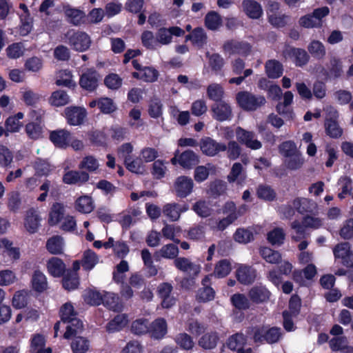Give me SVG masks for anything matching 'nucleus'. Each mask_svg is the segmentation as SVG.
I'll return each mask as SVG.
<instances>
[{
    "label": "nucleus",
    "mask_w": 353,
    "mask_h": 353,
    "mask_svg": "<svg viewBox=\"0 0 353 353\" xmlns=\"http://www.w3.org/2000/svg\"><path fill=\"white\" fill-rule=\"evenodd\" d=\"M246 341V338L242 333H236L228 339V346L230 350L236 351L237 353H251V348H243Z\"/></svg>",
    "instance_id": "15"
},
{
    "label": "nucleus",
    "mask_w": 353,
    "mask_h": 353,
    "mask_svg": "<svg viewBox=\"0 0 353 353\" xmlns=\"http://www.w3.org/2000/svg\"><path fill=\"white\" fill-rule=\"evenodd\" d=\"M28 292L27 290H19L14 293L12 303L16 309L25 307L28 304Z\"/></svg>",
    "instance_id": "61"
},
{
    "label": "nucleus",
    "mask_w": 353,
    "mask_h": 353,
    "mask_svg": "<svg viewBox=\"0 0 353 353\" xmlns=\"http://www.w3.org/2000/svg\"><path fill=\"white\" fill-rule=\"evenodd\" d=\"M64 114L68 124L71 125H79L83 123L87 116V112L84 108L70 106L64 110Z\"/></svg>",
    "instance_id": "9"
},
{
    "label": "nucleus",
    "mask_w": 353,
    "mask_h": 353,
    "mask_svg": "<svg viewBox=\"0 0 353 353\" xmlns=\"http://www.w3.org/2000/svg\"><path fill=\"white\" fill-rule=\"evenodd\" d=\"M285 236L283 230L276 228L268 233L267 239L272 245H281L284 241Z\"/></svg>",
    "instance_id": "60"
},
{
    "label": "nucleus",
    "mask_w": 353,
    "mask_h": 353,
    "mask_svg": "<svg viewBox=\"0 0 353 353\" xmlns=\"http://www.w3.org/2000/svg\"><path fill=\"white\" fill-rule=\"evenodd\" d=\"M192 210L195 213L202 217L206 218L212 214V210L209 203L205 201H198L192 205Z\"/></svg>",
    "instance_id": "59"
},
{
    "label": "nucleus",
    "mask_w": 353,
    "mask_h": 353,
    "mask_svg": "<svg viewBox=\"0 0 353 353\" xmlns=\"http://www.w3.org/2000/svg\"><path fill=\"white\" fill-rule=\"evenodd\" d=\"M99 167V160L93 155L85 156L79 164V168L88 173H97Z\"/></svg>",
    "instance_id": "29"
},
{
    "label": "nucleus",
    "mask_w": 353,
    "mask_h": 353,
    "mask_svg": "<svg viewBox=\"0 0 353 353\" xmlns=\"http://www.w3.org/2000/svg\"><path fill=\"white\" fill-rule=\"evenodd\" d=\"M246 210L245 205H243L236 208L235 203L232 201L227 202L223 208V214H227L226 217L232 223L242 216Z\"/></svg>",
    "instance_id": "24"
},
{
    "label": "nucleus",
    "mask_w": 353,
    "mask_h": 353,
    "mask_svg": "<svg viewBox=\"0 0 353 353\" xmlns=\"http://www.w3.org/2000/svg\"><path fill=\"white\" fill-rule=\"evenodd\" d=\"M41 218L36 210L30 209L27 211L25 219V227L30 233L37 232Z\"/></svg>",
    "instance_id": "32"
},
{
    "label": "nucleus",
    "mask_w": 353,
    "mask_h": 353,
    "mask_svg": "<svg viewBox=\"0 0 353 353\" xmlns=\"http://www.w3.org/2000/svg\"><path fill=\"white\" fill-rule=\"evenodd\" d=\"M259 253L261 257L269 263L276 264L281 261V254L278 251L273 250L270 248H261Z\"/></svg>",
    "instance_id": "45"
},
{
    "label": "nucleus",
    "mask_w": 353,
    "mask_h": 353,
    "mask_svg": "<svg viewBox=\"0 0 353 353\" xmlns=\"http://www.w3.org/2000/svg\"><path fill=\"white\" fill-rule=\"evenodd\" d=\"M168 325L165 320L159 318L154 320L149 327V332L156 339H161L167 334Z\"/></svg>",
    "instance_id": "26"
},
{
    "label": "nucleus",
    "mask_w": 353,
    "mask_h": 353,
    "mask_svg": "<svg viewBox=\"0 0 353 353\" xmlns=\"http://www.w3.org/2000/svg\"><path fill=\"white\" fill-rule=\"evenodd\" d=\"M304 163L305 159L303 157L301 152L284 160V164L285 167L291 170H296L300 169L303 166Z\"/></svg>",
    "instance_id": "52"
},
{
    "label": "nucleus",
    "mask_w": 353,
    "mask_h": 353,
    "mask_svg": "<svg viewBox=\"0 0 353 353\" xmlns=\"http://www.w3.org/2000/svg\"><path fill=\"white\" fill-rule=\"evenodd\" d=\"M250 332L255 342L266 341L270 344L278 342L282 335L281 329L276 327L256 326L251 327Z\"/></svg>",
    "instance_id": "1"
},
{
    "label": "nucleus",
    "mask_w": 353,
    "mask_h": 353,
    "mask_svg": "<svg viewBox=\"0 0 353 353\" xmlns=\"http://www.w3.org/2000/svg\"><path fill=\"white\" fill-rule=\"evenodd\" d=\"M246 210L245 205H243L236 208L235 203L232 201L227 202L223 208V214H227L226 217L232 223L242 216Z\"/></svg>",
    "instance_id": "21"
},
{
    "label": "nucleus",
    "mask_w": 353,
    "mask_h": 353,
    "mask_svg": "<svg viewBox=\"0 0 353 353\" xmlns=\"http://www.w3.org/2000/svg\"><path fill=\"white\" fill-rule=\"evenodd\" d=\"M65 214V205L63 203L55 202L52 205L49 212L48 223L51 226L57 225L63 219Z\"/></svg>",
    "instance_id": "17"
},
{
    "label": "nucleus",
    "mask_w": 353,
    "mask_h": 353,
    "mask_svg": "<svg viewBox=\"0 0 353 353\" xmlns=\"http://www.w3.org/2000/svg\"><path fill=\"white\" fill-rule=\"evenodd\" d=\"M66 323H69L66 327V331L63 335L64 338L66 339L80 333L83 330V323L77 319V316Z\"/></svg>",
    "instance_id": "47"
},
{
    "label": "nucleus",
    "mask_w": 353,
    "mask_h": 353,
    "mask_svg": "<svg viewBox=\"0 0 353 353\" xmlns=\"http://www.w3.org/2000/svg\"><path fill=\"white\" fill-rule=\"evenodd\" d=\"M279 152L285 159L292 157L300 151L298 150L295 143L292 141H286L282 143L279 147Z\"/></svg>",
    "instance_id": "64"
},
{
    "label": "nucleus",
    "mask_w": 353,
    "mask_h": 353,
    "mask_svg": "<svg viewBox=\"0 0 353 353\" xmlns=\"http://www.w3.org/2000/svg\"><path fill=\"white\" fill-rule=\"evenodd\" d=\"M226 156L231 161H234L241 158L243 164L247 165L250 162V159L247 154H241L242 148L237 141L230 140L228 144H225Z\"/></svg>",
    "instance_id": "13"
},
{
    "label": "nucleus",
    "mask_w": 353,
    "mask_h": 353,
    "mask_svg": "<svg viewBox=\"0 0 353 353\" xmlns=\"http://www.w3.org/2000/svg\"><path fill=\"white\" fill-rule=\"evenodd\" d=\"M72 353H87L90 347V341L83 336H75L70 343Z\"/></svg>",
    "instance_id": "36"
},
{
    "label": "nucleus",
    "mask_w": 353,
    "mask_h": 353,
    "mask_svg": "<svg viewBox=\"0 0 353 353\" xmlns=\"http://www.w3.org/2000/svg\"><path fill=\"white\" fill-rule=\"evenodd\" d=\"M63 241L60 236H54L46 243V248L52 254H60L63 252Z\"/></svg>",
    "instance_id": "46"
},
{
    "label": "nucleus",
    "mask_w": 353,
    "mask_h": 353,
    "mask_svg": "<svg viewBox=\"0 0 353 353\" xmlns=\"http://www.w3.org/2000/svg\"><path fill=\"white\" fill-rule=\"evenodd\" d=\"M231 270L230 262L227 259H222L216 263L213 274L217 278H223L228 276Z\"/></svg>",
    "instance_id": "51"
},
{
    "label": "nucleus",
    "mask_w": 353,
    "mask_h": 353,
    "mask_svg": "<svg viewBox=\"0 0 353 353\" xmlns=\"http://www.w3.org/2000/svg\"><path fill=\"white\" fill-rule=\"evenodd\" d=\"M242 8L245 14L251 19H259L263 14L261 4L254 0H243Z\"/></svg>",
    "instance_id": "19"
},
{
    "label": "nucleus",
    "mask_w": 353,
    "mask_h": 353,
    "mask_svg": "<svg viewBox=\"0 0 353 353\" xmlns=\"http://www.w3.org/2000/svg\"><path fill=\"white\" fill-rule=\"evenodd\" d=\"M265 73L269 78L277 79L283 72V65L276 59H270L265 64Z\"/></svg>",
    "instance_id": "33"
},
{
    "label": "nucleus",
    "mask_w": 353,
    "mask_h": 353,
    "mask_svg": "<svg viewBox=\"0 0 353 353\" xmlns=\"http://www.w3.org/2000/svg\"><path fill=\"white\" fill-rule=\"evenodd\" d=\"M50 139L56 146L64 148L68 145L70 140V133L65 130L52 131L50 133Z\"/></svg>",
    "instance_id": "31"
},
{
    "label": "nucleus",
    "mask_w": 353,
    "mask_h": 353,
    "mask_svg": "<svg viewBox=\"0 0 353 353\" xmlns=\"http://www.w3.org/2000/svg\"><path fill=\"white\" fill-rule=\"evenodd\" d=\"M186 39L190 40L197 47L202 48L207 43L208 36L203 28H196L191 34L186 36Z\"/></svg>",
    "instance_id": "35"
},
{
    "label": "nucleus",
    "mask_w": 353,
    "mask_h": 353,
    "mask_svg": "<svg viewBox=\"0 0 353 353\" xmlns=\"http://www.w3.org/2000/svg\"><path fill=\"white\" fill-rule=\"evenodd\" d=\"M202 152L208 157H214L221 152L225 151V144L217 142L210 137L202 139L199 144Z\"/></svg>",
    "instance_id": "8"
},
{
    "label": "nucleus",
    "mask_w": 353,
    "mask_h": 353,
    "mask_svg": "<svg viewBox=\"0 0 353 353\" xmlns=\"http://www.w3.org/2000/svg\"><path fill=\"white\" fill-rule=\"evenodd\" d=\"M46 268L51 276L61 277L65 272L66 267L61 259L53 256L47 261Z\"/></svg>",
    "instance_id": "20"
},
{
    "label": "nucleus",
    "mask_w": 353,
    "mask_h": 353,
    "mask_svg": "<svg viewBox=\"0 0 353 353\" xmlns=\"http://www.w3.org/2000/svg\"><path fill=\"white\" fill-rule=\"evenodd\" d=\"M223 50L229 54H239L247 56L251 50V46L247 42L230 40L225 42Z\"/></svg>",
    "instance_id": "14"
},
{
    "label": "nucleus",
    "mask_w": 353,
    "mask_h": 353,
    "mask_svg": "<svg viewBox=\"0 0 353 353\" xmlns=\"http://www.w3.org/2000/svg\"><path fill=\"white\" fill-rule=\"evenodd\" d=\"M7 57L11 59H17L23 55L24 46L21 43H14L6 49Z\"/></svg>",
    "instance_id": "63"
},
{
    "label": "nucleus",
    "mask_w": 353,
    "mask_h": 353,
    "mask_svg": "<svg viewBox=\"0 0 353 353\" xmlns=\"http://www.w3.org/2000/svg\"><path fill=\"white\" fill-rule=\"evenodd\" d=\"M185 34V31L179 27L173 26L169 28H161L156 34L158 46L168 45L172 41V35L181 37Z\"/></svg>",
    "instance_id": "10"
},
{
    "label": "nucleus",
    "mask_w": 353,
    "mask_h": 353,
    "mask_svg": "<svg viewBox=\"0 0 353 353\" xmlns=\"http://www.w3.org/2000/svg\"><path fill=\"white\" fill-rule=\"evenodd\" d=\"M235 134L237 141L248 148L256 150L262 148V143L256 139L255 133L252 131H248L241 127H237L235 130Z\"/></svg>",
    "instance_id": "4"
},
{
    "label": "nucleus",
    "mask_w": 353,
    "mask_h": 353,
    "mask_svg": "<svg viewBox=\"0 0 353 353\" xmlns=\"http://www.w3.org/2000/svg\"><path fill=\"white\" fill-rule=\"evenodd\" d=\"M31 283L32 288L38 292H42L48 288L47 278L40 270L34 272Z\"/></svg>",
    "instance_id": "39"
},
{
    "label": "nucleus",
    "mask_w": 353,
    "mask_h": 353,
    "mask_svg": "<svg viewBox=\"0 0 353 353\" xmlns=\"http://www.w3.org/2000/svg\"><path fill=\"white\" fill-rule=\"evenodd\" d=\"M56 84L68 88H74L76 86V83L72 80V74L68 70H60L58 72Z\"/></svg>",
    "instance_id": "49"
},
{
    "label": "nucleus",
    "mask_w": 353,
    "mask_h": 353,
    "mask_svg": "<svg viewBox=\"0 0 353 353\" xmlns=\"http://www.w3.org/2000/svg\"><path fill=\"white\" fill-rule=\"evenodd\" d=\"M0 248L3 249L4 252L14 260L19 259L20 252L19 248L13 247L12 243L6 238L0 239Z\"/></svg>",
    "instance_id": "58"
},
{
    "label": "nucleus",
    "mask_w": 353,
    "mask_h": 353,
    "mask_svg": "<svg viewBox=\"0 0 353 353\" xmlns=\"http://www.w3.org/2000/svg\"><path fill=\"white\" fill-rule=\"evenodd\" d=\"M90 179L89 174L85 171L70 170L63 176V181L66 184L85 183Z\"/></svg>",
    "instance_id": "18"
},
{
    "label": "nucleus",
    "mask_w": 353,
    "mask_h": 353,
    "mask_svg": "<svg viewBox=\"0 0 353 353\" xmlns=\"http://www.w3.org/2000/svg\"><path fill=\"white\" fill-rule=\"evenodd\" d=\"M249 297L253 302L262 303L269 299L270 292L264 286L256 285L249 291Z\"/></svg>",
    "instance_id": "34"
},
{
    "label": "nucleus",
    "mask_w": 353,
    "mask_h": 353,
    "mask_svg": "<svg viewBox=\"0 0 353 353\" xmlns=\"http://www.w3.org/2000/svg\"><path fill=\"white\" fill-rule=\"evenodd\" d=\"M158 71L152 67H143L140 72L132 73L134 78L141 79L146 82H154L158 78Z\"/></svg>",
    "instance_id": "42"
},
{
    "label": "nucleus",
    "mask_w": 353,
    "mask_h": 353,
    "mask_svg": "<svg viewBox=\"0 0 353 353\" xmlns=\"http://www.w3.org/2000/svg\"><path fill=\"white\" fill-rule=\"evenodd\" d=\"M98 262L99 257L93 251L88 250L84 252L81 264L85 270H92Z\"/></svg>",
    "instance_id": "55"
},
{
    "label": "nucleus",
    "mask_w": 353,
    "mask_h": 353,
    "mask_svg": "<svg viewBox=\"0 0 353 353\" xmlns=\"http://www.w3.org/2000/svg\"><path fill=\"white\" fill-rule=\"evenodd\" d=\"M219 339V337L216 332H208L203 335L199 340V345L205 350H211L216 346Z\"/></svg>",
    "instance_id": "43"
},
{
    "label": "nucleus",
    "mask_w": 353,
    "mask_h": 353,
    "mask_svg": "<svg viewBox=\"0 0 353 353\" xmlns=\"http://www.w3.org/2000/svg\"><path fill=\"white\" fill-rule=\"evenodd\" d=\"M99 79L100 75L96 70L87 69L80 77L79 85L83 90L93 92L97 88Z\"/></svg>",
    "instance_id": "6"
},
{
    "label": "nucleus",
    "mask_w": 353,
    "mask_h": 353,
    "mask_svg": "<svg viewBox=\"0 0 353 353\" xmlns=\"http://www.w3.org/2000/svg\"><path fill=\"white\" fill-rule=\"evenodd\" d=\"M64 14L67 21L77 26L83 23L85 17L84 12L71 7H65L64 8Z\"/></svg>",
    "instance_id": "30"
},
{
    "label": "nucleus",
    "mask_w": 353,
    "mask_h": 353,
    "mask_svg": "<svg viewBox=\"0 0 353 353\" xmlns=\"http://www.w3.org/2000/svg\"><path fill=\"white\" fill-rule=\"evenodd\" d=\"M74 208L81 213L88 214L94 208V201L91 196H82L76 200Z\"/></svg>",
    "instance_id": "38"
},
{
    "label": "nucleus",
    "mask_w": 353,
    "mask_h": 353,
    "mask_svg": "<svg viewBox=\"0 0 353 353\" xmlns=\"http://www.w3.org/2000/svg\"><path fill=\"white\" fill-rule=\"evenodd\" d=\"M247 177L245 170L241 163H234L227 176L229 183H236L238 185H242Z\"/></svg>",
    "instance_id": "16"
},
{
    "label": "nucleus",
    "mask_w": 353,
    "mask_h": 353,
    "mask_svg": "<svg viewBox=\"0 0 353 353\" xmlns=\"http://www.w3.org/2000/svg\"><path fill=\"white\" fill-rule=\"evenodd\" d=\"M283 56L285 59H292L296 65L299 67L305 65L310 59L305 50L292 47H287L283 50Z\"/></svg>",
    "instance_id": "12"
},
{
    "label": "nucleus",
    "mask_w": 353,
    "mask_h": 353,
    "mask_svg": "<svg viewBox=\"0 0 353 353\" xmlns=\"http://www.w3.org/2000/svg\"><path fill=\"white\" fill-rule=\"evenodd\" d=\"M181 231V227L175 225L165 224L161 230L163 236L167 239L179 243L180 241L175 237Z\"/></svg>",
    "instance_id": "53"
},
{
    "label": "nucleus",
    "mask_w": 353,
    "mask_h": 353,
    "mask_svg": "<svg viewBox=\"0 0 353 353\" xmlns=\"http://www.w3.org/2000/svg\"><path fill=\"white\" fill-rule=\"evenodd\" d=\"M175 267L185 272L197 274L200 272V267L193 263L189 259L185 257H179L174 261Z\"/></svg>",
    "instance_id": "27"
},
{
    "label": "nucleus",
    "mask_w": 353,
    "mask_h": 353,
    "mask_svg": "<svg viewBox=\"0 0 353 353\" xmlns=\"http://www.w3.org/2000/svg\"><path fill=\"white\" fill-rule=\"evenodd\" d=\"M292 205L300 213L312 212L316 207L313 201L306 198H296L292 201Z\"/></svg>",
    "instance_id": "44"
},
{
    "label": "nucleus",
    "mask_w": 353,
    "mask_h": 353,
    "mask_svg": "<svg viewBox=\"0 0 353 353\" xmlns=\"http://www.w3.org/2000/svg\"><path fill=\"white\" fill-rule=\"evenodd\" d=\"M166 163V162L160 159L154 161L152 165L151 174L154 179H161L165 177L168 172Z\"/></svg>",
    "instance_id": "56"
},
{
    "label": "nucleus",
    "mask_w": 353,
    "mask_h": 353,
    "mask_svg": "<svg viewBox=\"0 0 353 353\" xmlns=\"http://www.w3.org/2000/svg\"><path fill=\"white\" fill-rule=\"evenodd\" d=\"M48 101L50 105L55 107H60L68 104L70 99L65 91L59 90L52 93Z\"/></svg>",
    "instance_id": "41"
},
{
    "label": "nucleus",
    "mask_w": 353,
    "mask_h": 353,
    "mask_svg": "<svg viewBox=\"0 0 353 353\" xmlns=\"http://www.w3.org/2000/svg\"><path fill=\"white\" fill-rule=\"evenodd\" d=\"M68 45L77 52H83L88 50L92 44L90 37L83 31L70 30L65 34Z\"/></svg>",
    "instance_id": "2"
},
{
    "label": "nucleus",
    "mask_w": 353,
    "mask_h": 353,
    "mask_svg": "<svg viewBox=\"0 0 353 353\" xmlns=\"http://www.w3.org/2000/svg\"><path fill=\"white\" fill-rule=\"evenodd\" d=\"M246 210L245 205H243L236 208L235 203L232 201L227 202L223 208V214H227L226 217L232 223L242 216Z\"/></svg>",
    "instance_id": "22"
},
{
    "label": "nucleus",
    "mask_w": 353,
    "mask_h": 353,
    "mask_svg": "<svg viewBox=\"0 0 353 353\" xmlns=\"http://www.w3.org/2000/svg\"><path fill=\"white\" fill-rule=\"evenodd\" d=\"M205 236V226L203 225H194L186 231L185 236L190 240L199 241L203 240Z\"/></svg>",
    "instance_id": "50"
},
{
    "label": "nucleus",
    "mask_w": 353,
    "mask_h": 353,
    "mask_svg": "<svg viewBox=\"0 0 353 353\" xmlns=\"http://www.w3.org/2000/svg\"><path fill=\"white\" fill-rule=\"evenodd\" d=\"M194 181L191 177L179 176L174 181L173 192L175 195L181 199L189 196L193 191Z\"/></svg>",
    "instance_id": "5"
},
{
    "label": "nucleus",
    "mask_w": 353,
    "mask_h": 353,
    "mask_svg": "<svg viewBox=\"0 0 353 353\" xmlns=\"http://www.w3.org/2000/svg\"><path fill=\"white\" fill-rule=\"evenodd\" d=\"M189 206L187 204L179 203H168L163 206L162 213L169 221H178L182 213L188 210Z\"/></svg>",
    "instance_id": "7"
},
{
    "label": "nucleus",
    "mask_w": 353,
    "mask_h": 353,
    "mask_svg": "<svg viewBox=\"0 0 353 353\" xmlns=\"http://www.w3.org/2000/svg\"><path fill=\"white\" fill-rule=\"evenodd\" d=\"M239 105L246 110H255L265 103V99L261 95H254L248 92H240L236 94Z\"/></svg>",
    "instance_id": "3"
},
{
    "label": "nucleus",
    "mask_w": 353,
    "mask_h": 353,
    "mask_svg": "<svg viewBox=\"0 0 353 353\" xmlns=\"http://www.w3.org/2000/svg\"><path fill=\"white\" fill-rule=\"evenodd\" d=\"M128 323V316L124 314H117L106 325L108 332H115L121 330Z\"/></svg>",
    "instance_id": "40"
},
{
    "label": "nucleus",
    "mask_w": 353,
    "mask_h": 353,
    "mask_svg": "<svg viewBox=\"0 0 353 353\" xmlns=\"http://www.w3.org/2000/svg\"><path fill=\"white\" fill-rule=\"evenodd\" d=\"M212 117L219 121L230 120L232 117V110L230 105L224 101H219L211 106Z\"/></svg>",
    "instance_id": "11"
},
{
    "label": "nucleus",
    "mask_w": 353,
    "mask_h": 353,
    "mask_svg": "<svg viewBox=\"0 0 353 353\" xmlns=\"http://www.w3.org/2000/svg\"><path fill=\"white\" fill-rule=\"evenodd\" d=\"M199 162V156L192 150H187L179 154V165L185 169H190Z\"/></svg>",
    "instance_id": "28"
},
{
    "label": "nucleus",
    "mask_w": 353,
    "mask_h": 353,
    "mask_svg": "<svg viewBox=\"0 0 353 353\" xmlns=\"http://www.w3.org/2000/svg\"><path fill=\"white\" fill-rule=\"evenodd\" d=\"M206 57L208 59V63L212 70L218 72L223 68L225 61L223 58L217 53L210 54L209 52L206 53Z\"/></svg>",
    "instance_id": "57"
},
{
    "label": "nucleus",
    "mask_w": 353,
    "mask_h": 353,
    "mask_svg": "<svg viewBox=\"0 0 353 353\" xmlns=\"http://www.w3.org/2000/svg\"><path fill=\"white\" fill-rule=\"evenodd\" d=\"M256 195L258 198L268 201H273L276 198L274 190L268 185H260L256 188Z\"/></svg>",
    "instance_id": "62"
},
{
    "label": "nucleus",
    "mask_w": 353,
    "mask_h": 353,
    "mask_svg": "<svg viewBox=\"0 0 353 353\" xmlns=\"http://www.w3.org/2000/svg\"><path fill=\"white\" fill-rule=\"evenodd\" d=\"M103 293L101 294L95 290H87L83 294L85 302L91 305H99L102 303Z\"/></svg>",
    "instance_id": "54"
},
{
    "label": "nucleus",
    "mask_w": 353,
    "mask_h": 353,
    "mask_svg": "<svg viewBox=\"0 0 353 353\" xmlns=\"http://www.w3.org/2000/svg\"><path fill=\"white\" fill-rule=\"evenodd\" d=\"M246 210L245 205H243L236 208L235 203L232 201L227 202L223 208V214H227L226 217L232 223L242 216Z\"/></svg>",
    "instance_id": "23"
},
{
    "label": "nucleus",
    "mask_w": 353,
    "mask_h": 353,
    "mask_svg": "<svg viewBox=\"0 0 353 353\" xmlns=\"http://www.w3.org/2000/svg\"><path fill=\"white\" fill-rule=\"evenodd\" d=\"M205 27L210 30H217L223 24L221 16L215 11H210L205 17Z\"/></svg>",
    "instance_id": "37"
},
{
    "label": "nucleus",
    "mask_w": 353,
    "mask_h": 353,
    "mask_svg": "<svg viewBox=\"0 0 353 353\" xmlns=\"http://www.w3.org/2000/svg\"><path fill=\"white\" fill-rule=\"evenodd\" d=\"M236 276L240 283L247 285L255 280L256 271L250 266L241 265L236 270Z\"/></svg>",
    "instance_id": "25"
},
{
    "label": "nucleus",
    "mask_w": 353,
    "mask_h": 353,
    "mask_svg": "<svg viewBox=\"0 0 353 353\" xmlns=\"http://www.w3.org/2000/svg\"><path fill=\"white\" fill-rule=\"evenodd\" d=\"M110 310L117 311L121 309L118 296L113 292H103L102 303Z\"/></svg>",
    "instance_id": "48"
}]
</instances>
